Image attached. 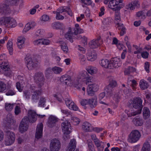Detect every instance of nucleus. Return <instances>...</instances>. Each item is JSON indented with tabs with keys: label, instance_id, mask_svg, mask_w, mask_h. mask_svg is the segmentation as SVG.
<instances>
[{
	"label": "nucleus",
	"instance_id": "nucleus-1",
	"mask_svg": "<svg viewBox=\"0 0 151 151\" xmlns=\"http://www.w3.org/2000/svg\"><path fill=\"white\" fill-rule=\"evenodd\" d=\"M142 101L141 99L137 97L134 98L133 99L131 100L128 106L129 107H132L137 110L134 111L125 110V112L127 114L128 117L132 116H135L140 114L142 111L143 107Z\"/></svg>",
	"mask_w": 151,
	"mask_h": 151
},
{
	"label": "nucleus",
	"instance_id": "nucleus-2",
	"mask_svg": "<svg viewBox=\"0 0 151 151\" xmlns=\"http://www.w3.org/2000/svg\"><path fill=\"white\" fill-rule=\"evenodd\" d=\"M116 85V81L113 78H110L109 80V84L106 86L104 88V91L106 93V97H110L112 95L113 88L115 87Z\"/></svg>",
	"mask_w": 151,
	"mask_h": 151
},
{
	"label": "nucleus",
	"instance_id": "nucleus-3",
	"mask_svg": "<svg viewBox=\"0 0 151 151\" xmlns=\"http://www.w3.org/2000/svg\"><path fill=\"white\" fill-rule=\"evenodd\" d=\"M141 136V134L138 130H133L129 135V141L131 143L136 142L139 139Z\"/></svg>",
	"mask_w": 151,
	"mask_h": 151
},
{
	"label": "nucleus",
	"instance_id": "nucleus-4",
	"mask_svg": "<svg viewBox=\"0 0 151 151\" xmlns=\"http://www.w3.org/2000/svg\"><path fill=\"white\" fill-rule=\"evenodd\" d=\"M38 116H40V115L37 114L35 111L30 110L28 111L27 116H25L23 119L27 120L30 123H33L36 121Z\"/></svg>",
	"mask_w": 151,
	"mask_h": 151
},
{
	"label": "nucleus",
	"instance_id": "nucleus-5",
	"mask_svg": "<svg viewBox=\"0 0 151 151\" xmlns=\"http://www.w3.org/2000/svg\"><path fill=\"white\" fill-rule=\"evenodd\" d=\"M61 143L60 141L57 139H52L50 144V151H58L61 147Z\"/></svg>",
	"mask_w": 151,
	"mask_h": 151
},
{
	"label": "nucleus",
	"instance_id": "nucleus-6",
	"mask_svg": "<svg viewBox=\"0 0 151 151\" xmlns=\"http://www.w3.org/2000/svg\"><path fill=\"white\" fill-rule=\"evenodd\" d=\"M6 138L5 140L6 145H10L14 143L15 139V135L14 133L9 130L6 131Z\"/></svg>",
	"mask_w": 151,
	"mask_h": 151
},
{
	"label": "nucleus",
	"instance_id": "nucleus-7",
	"mask_svg": "<svg viewBox=\"0 0 151 151\" xmlns=\"http://www.w3.org/2000/svg\"><path fill=\"white\" fill-rule=\"evenodd\" d=\"M121 63L119 62L118 58H114L110 61H109L108 64L107 68L109 69H114L117 68L120 66Z\"/></svg>",
	"mask_w": 151,
	"mask_h": 151
},
{
	"label": "nucleus",
	"instance_id": "nucleus-8",
	"mask_svg": "<svg viewBox=\"0 0 151 151\" xmlns=\"http://www.w3.org/2000/svg\"><path fill=\"white\" fill-rule=\"evenodd\" d=\"M25 62L27 64V67L28 69L31 70L36 67L37 65V61L35 60H33L31 58L29 57L25 58Z\"/></svg>",
	"mask_w": 151,
	"mask_h": 151
},
{
	"label": "nucleus",
	"instance_id": "nucleus-9",
	"mask_svg": "<svg viewBox=\"0 0 151 151\" xmlns=\"http://www.w3.org/2000/svg\"><path fill=\"white\" fill-rule=\"evenodd\" d=\"M62 130L65 135L68 134L70 133L71 128L70 123L67 121L63 122L61 124Z\"/></svg>",
	"mask_w": 151,
	"mask_h": 151
},
{
	"label": "nucleus",
	"instance_id": "nucleus-10",
	"mask_svg": "<svg viewBox=\"0 0 151 151\" xmlns=\"http://www.w3.org/2000/svg\"><path fill=\"white\" fill-rule=\"evenodd\" d=\"M99 88V86L96 84H88L87 88V91L88 95L90 96L93 95L94 92L97 91Z\"/></svg>",
	"mask_w": 151,
	"mask_h": 151
},
{
	"label": "nucleus",
	"instance_id": "nucleus-11",
	"mask_svg": "<svg viewBox=\"0 0 151 151\" xmlns=\"http://www.w3.org/2000/svg\"><path fill=\"white\" fill-rule=\"evenodd\" d=\"M92 78L91 77H89L88 73L86 71L82 72L80 73L78 77V79H81L83 81H86V84H87L88 83L91 82Z\"/></svg>",
	"mask_w": 151,
	"mask_h": 151
},
{
	"label": "nucleus",
	"instance_id": "nucleus-12",
	"mask_svg": "<svg viewBox=\"0 0 151 151\" xmlns=\"http://www.w3.org/2000/svg\"><path fill=\"white\" fill-rule=\"evenodd\" d=\"M28 121L24 119H22L19 125V132L23 133L27 131L28 129Z\"/></svg>",
	"mask_w": 151,
	"mask_h": 151
},
{
	"label": "nucleus",
	"instance_id": "nucleus-13",
	"mask_svg": "<svg viewBox=\"0 0 151 151\" xmlns=\"http://www.w3.org/2000/svg\"><path fill=\"white\" fill-rule=\"evenodd\" d=\"M9 4L6 2L1 4L0 6V14L3 15H6L9 12Z\"/></svg>",
	"mask_w": 151,
	"mask_h": 151
},
{
	"label": "nucleus",
	"instance_id": "nucleus-14",
	"mask_svg": "<svg viewBox=\"0 0 151 151\" xmlns=\"http://www.w3.org/2000/svg\"><path fill=\"white\" fill-rule=\"evenodd\" d=\"M43 124L40 123L38 124L35 134V137L37 139L41 138L42 136Z\"/></svg>",
	"mask_w": 151,
	"mask_h": 151
},
{
	"label": "nucleus",
	"instance_id": "nucleus-15",
	"mask_svg": "<svg viewBox=\"0 0 151 151\" xmlns=\"http://www.w3.org/2000/svg\"><path fill=\"white\" fill-rule=\"evenodd\" d=\"M60 81L65 85L70 86L71 85V77L68 75H63L60 78Z\"/></svg>",
	"mask_w": 151,
	"mask_h": 151
},
{
	"label": "nucleus",
	"instance_id": "nucleus-16",
	"mask_svg": "<svg viewBox=\"0 0 151 151\" xmlns=\"http://www.w3.org/2000/svg\"><path fill=\"white\" fill-rule=\"evenodd\" d=\"M58 121V119L56 117L51 115L49 118L47 125L49 127L52 128L55 125L56 123Z\"/></svg>",
	"mask_w": 151,
	"mask_h": 151
},
{
	"label": "nucleus",
	"instance_id": "nucleus-17",
	"mask_svg": "<svg viewBox=\"0 0 151 151\" xmlns=\"http://www.w3.org/2000/svg\"><path fill=\"white\" fill-rule=\"evenodd\" d=\"M36 82L38 84L39 87H40L44 84V76L42 73H38L36 74Z\"/></svg>",
	"mask_w": 151,
	"mask_h": 151
},
{
	"label": "nucleus",
	"instance_id": "nucleus-18",
	"mask_svg": "<svg viewBox=\"0 0 151 151\" xmlns=\"http://www.w3.org/2000/svg\"><path fill=\"white\" fill-rule=\"evenodd\" d=\"M97 58V55L95 51L93 50L89 51L87 53V58L88 60L93 61L95 60Z\"/></svg>",
	"mask_w": 151,
	"mask_h": 151
},
{
	"label": "nucleus",
	"instance_id": "nucleus-19",
	"mask_svg": "<svg viewBox=\"0 0 151 151\" xmlns=\"http://www.w3.org/2000/svg\"><path fill=\"white\" fill-rule=\"evenodd\" d=\"M100 39L98 38L96 39H94L91 41L89 43L90 47L93 49L97 48L99 45V40Z\"/></svg>",
	"mask_w": 151,
	"mask_h": 151
},
{
	"label": "nucleus",
	"instance_id": "nucleus-20",
	"mask_svg": "<svg viewBox=\"0 0 151 151\" xmlns=\"http://www.w3.org/2000/svg\"><path fill=\"white\" fill-rule=\"evenodd\" d=\"M41 90L35 91L32 94L31 99L33 101H36L39 98V96L41 95Z\"/></svg>",
	"mask_w": 151,
	"mask_h": 151
},
{
	"label": "nucleus",
	"instance_id": "nucleus-21",
	"mask_svg": "<svg viewBox=\"0 0 151 151\" xmlns=\"http://www.w3.org/2000/svg\"><path fill=\"white\" fill-rule=\"evenodd\" d=\"M132 122L133 124L137 126H141L143 124L142 119L139 116H137L134 118L132 120Z\"/></svg>",
	"mask_w": 151,
	"mask_h": 151
},
{
	"label": "nucleus",
	"instance_id": "nucleus-22",
	"mask_svg": "<svg viewBox=\"0 0 151 151\" xmlns=\"http://www.w3.org/2000/svg\"><path fill=\"white\" fill-rule=\"evenodd\" d=\"M88 104L92 108L96 107L97 104L96 96H94L93 98L89 99L88 100Z\"/></svg>",
	"mask_w": 151,
	"mask_h": 151
},
{
	"label": "nucleus",
	"instance_id": "nucleus-23",
	"mask_svg": "<svg viewBox=\"0 0 151 151\" xmlns=\"http://www.w3.org/2000/svg\"><path fill=\"white\" fill-rule=\"evenodd\" d=\"M25 38L23 37H20L17 39V46L19 49H21L24 46Z\"/></svg>",
	"mask_w": 151,
	"mask_h": 151
},
{
	"label": "nucleus",
	"instance_id": "nucleus-24",
	"mask_svg": "<svg viewBox=\"0 0 151 151\" xmlns=\"http://www.w3.org/2000/svg\"><path fill=\"white\" fill-rule=\"evenodd\" d=\"M82 129L86 132H90L92 130V127L90 124L87 122H84L82 124Z\"/></svg>",
	"mask_w": 151,
	"mask_h": 151
},
{
	"label": "nucleus",
	"instance_id": "nucleus-25",
	"mask_svg": "<svg viewBox=\"0 0 151 151\" xmlns=\"http://www.w3.org/2000/svg\"><path fill=\"white\" fill-rule=\"evenodd\" d=\"M76 141L74 139L70 140L69 143V147L67 150V151H74L76 147Z\"/></svg>",
	"mask_w": 151,
	"mask_h": 151
},
{
	"label": "nucleus",
	"instance_id": "nucleus-26",
	"mask_svg": "<svg viewBox=\"0 0 151 151\" xmlns=\"http://www.w3.org/2000/svg\"><path fill=\"white\" fill-rule=\"evenodd\" d=\"M8 20H7V23L9 27H14L16 26V21L15 20L12 18H11L10 17H8Z\"/></svg>",
	"mask_w": 151,
	"mask_h": 151
},
{
	"label": "nucleus",
	"instance_id": "nucleus-27",
	"mask_svg": "<svg viewBox=\"0 0 151 151\" xmlns=\"http://www.w3.org/2000/svg\"><path fill=\"white\" fill-rule=\"evenodd\" d=\"M143 114L145 119L149 118L150 115V112L149 109L146 107H144L143 110Z\"/></svg>",
	"mask_w": 151,
	"mask_h": 151
},
{
	"label": "nucleus",
	"instance_id": "nucleus-28",
	"mask_svg": "<svg viewBox=\"0 0 151 151\" xmlns=\"http://www.w3.org/2000/svg\"><path fill=\"white\" fill-rule=\"evenodd\" d=\"M105 92H106L105 91L104 92H102L99 95V102L100 104H104L106 105H108V104L106 102H104L102 101V100L105 96L106 94Z\"/></svg>",
	"mask_w": 151,
	"mask_h": 151
},
{
	"label": "nucleus",
	"instance_id": "nucleus-29",
	"mask_svg": "<svg viewBox=\"0 0 151 151\" xmlns=\"http://www.w3.org/2000/svg\"><path fill=\"white\" fill-rule=\"evenodd\" d=\"M73 34V32L71 33V28L70 27L68 32L66 33L65 35V38L69 40L71 42H73L72 37Z\"/></svg>",
	"mask_w": 151,
	"mask_h": 151
},
{
	"label": "nucleus",
	"instance_id": "nucleus-30",
	"mask_svg": "<svg viewBox=\"0 0 151 151\" xmlns=\"http://www.w3.org/2000/svg\"><path fill=\"white\" fill-rule=\"evenodd\" d=\"M139 86L141 88L142 90L147 89L149 86L147 82L143 80L140 81Z\"/></svg>",
	"mask_w": 151,
	"mask_h": 151
},
{
	"label": "nucleus",
	"instance_id": "nucleus-31",
	"mask_svg": "<svg viewBox=\"0 0 151 151\" xmlns=\"http://www.w3.org/2000/svg\"><path fill=\"white\" fill-rule=\"evenodd\" d=\"M0 67L1 69L5 71H8L10 69L9 66L7 62H4L1 64Z\"/></svg>",
	"mask_w": 151,
	"mask_h": 151
},
{
	"label": "nucleus",
	"instance_id": "nucleus-32",
	"mask_svg": "<svg viewBox=\"0 0 151 151\" xmlns=\"http://www.w3.org/2000/svg\"><path fill=\"white\" fill-rule=\"evenodd\" d=\"M137 4L138 2L137 1H134L126 6V8L127 9H129L131 10H133L135 8V6H137Z\"/></svg>",
	"mask_w": 151,
	"mask_h": 151
},
{
	"label": "nucleus",
	"instance_id": "nucleus-33",
	"mask_svg": "<svg viewBox=\"0 0 151 151\" xmlns=\"http://www.w3.org/2000/svg\"><path fill=\"white\" fill-rule=\"evenodd\" d=\"M35 25V23H32L31 24L28 23L26 24L23 30V32L25 33L29 31L31 28L33 27Z\"/></svg>",
	"mask_w": 151,
	"mask_h": 151
},
{
	"label": "nucleus",
	"instance_id": "nucleus-34",
	"mask_svg": "<svg viewBox=\"0 0 151 151\" xmlns=\"http://www.w3.org/2000/svg\"><path fill=\"white\" fill-rule=\"evenodd\" d=\"M19 2H22V0H7L6 2L8 3L9 4L11 5H17Z\"/></svg>",
	"mask_w": 151,
	"mask_h": 151
},
{
	"label": "nucleus",
	"instance_id": "nucleus-35",
	"mask_svg": "<svg viewBox=\"0 0 151 151\" xmlns=\"http://www.w3.org/2000/svg\"><path fill=\"white\" fill-rule=\"evenodd\" d=\"M150 145L148 142L145 143L142 149V151H150Z\"/></svg>",
	"mask_w": 151,
	"mask_h": 151
},
{
	"label": "nucleus",
	"instance_id": "nucleus-36",
	"mask_svg": "<svg viewBox=\"0 0 151 151\" xmlns=\"http://www.w3.org/2000/svg\"><path fill=\"white\" fill-rule=\"evenodd\" d=\"M13 43L11 41H9L7 43V46L9 54L12 55L13 53Z\"/></svg>",
	"mask_w": 151,
	"mask_h": 151
},
{
	"label": "nucleus",
	"instance_id": "nucleus-37",
	"mask_svg": "<svg viewBox=\"0 0 151 151\" xmlns=\"http://www.w3.org/2000/svg\"><path fill=\"white\" fill-rule=\"evenodd\" d=\"M135 69L132 67H129L127 69H126L124 71L125 73L126 74L128 75L130 73L135 71Z\"/></svg>",
	"mask_w": 151,
	"mask_h": 151
},
{
	"label": "nucleus",
	"instance_id": "nucleus-38",
	"mask_svg": "<svg viewBox=\"0 0 151 151\" xmlns=\"http://www.w3.org/2000/svg\"><path fill=\"white\" fill-rule=\"evenodd\" d=\"M87 70L88 72L91 75L95 73L96 72V68L91 66L88 67Z\"/></svg>",
	"mask_w": 151,
	"mask_h": 151
},
{
	"label": "nucleus",
	"instance_id": "nucleus-39",
	"mask_svg": "<svg viewBox=\"0 0 151 151\" xmlns=\"http://www.w3.org/2000/svg\"><path fill=\"white\" fill-rule=\"evenodd\" d=\"M147 14L145 10H144L142 11H139L136 14V15L137 17H141V18L145 19V14Z\"/></svg>",
	"mask_w": 151,
	"mask_h": 151
},
{
	"label": "nucleus",
	"instance_id": "nucleus-40",
	"mask_svg": "<svg viewBox=\"0 0 151 151\" xmlns=\"http://www.w3.org/2000/svg\"><path fill=\"white\" fill-rule=\"evenodd\" d=\"M109 61L107 59H102L100 63L101 65L105 68H107Z\"/></svg>",
	"mask_w": 151,
	"mask_h": 151
},
{
	"label": "nucleus",
	"instance_id": "nucleus-41",
	"mask_svg": "<svg viewBox=\"0 0 151 151\" xmlns=\"http://www.w3.org/2000/svg\"><path fill=\"white\" fill-rule=\"evenodd\" d=\"M8 17L0 18V25H6L7 24V20H8Z\"/></svg>",
	"mask_w": 151,
	"mask_h": 151
},
{
	"label": "nucleus",
	"instance_id": "nucleus-42",
	"mask_svg": "<svg viewBox=\"0 0 151 151\" xmlns=\"http://www.w3.org/2000/svg\"><path fill=\"white\" fill-rule=\"evenodd\" d=\"M116 7L111 8V9H112L114 11L116 12H119V11L120 10V9L121 8H123L124 6V4H118V5H116Z\"/></svg>",
	"mask_w": 151,
	"mask_h": 151
},
{
	"label": "nucleus",
	"instance_id": "nucleus-43",
	"mask_svg": "<svg viewBox=\"0 0 151 151\" xmlns=\"http://www.w3.org/2000/svg\"><path fill=\"white\" fill-rule=\"evenodd\" d=\"M60 43L62 44L61 46L63 51L65 52H67L68 50V49L66 43L63 42L62 41H60Z\"/></svg>",
	"mask_w": 151,
	"mask_h": 151
},
{
	"label": "nucleus",
	"instance_id": "nucleus-44",
	"mask_svg": "<svg viewBox=\"0 0 151 151\" xmlns=\"http://www.w3.org/2000/svg\"><path fill=\"white\" fill-rule=\"evenodd\" d=\"M70 106L69 107V109L74 111H77L78 110V107L72 101H70Z\"/></svg>",
	"mask_w": 151,
	"mask_h": 151
},
{
	"label": "nucleus",
	"instance_id": "nucleus-45",
	"mask_svg": "<svg viewBox=\"0 0 151 151\" xmlns=\"http://www.w3.org/2000/svg\"><path fill=\"white\" fill-rule=\"evenodd\" d=\"M13 104L10 103H6L5 104V109L7 111H11L12 109Z\"/></svg>",
	"mask_w": 151,
	"mask_h": 151
},
{
	"label": "nucleus",
	"instance_id": "nucleus-46",
	"mask_svg": "<svg viewBox=\"0 0 151 151\" xmlns=\"http://www.w3.org/2000/svg\"><path fill=\"white\" fill-rule=\"evenodd\" d=\"M6 84L3 82L0 81V92H2L6 89Z\"/></svg>",
	"mask_w": 151,
	"mask_h": 151
},
{
	"label": "nucleus",
	"instance_id": "nucleus-47",
	"mask_svg": "<svg viewBox=\"0 0 151 151\" xmlns=\"http://www.w3.org/2000/svg\"><path fill=\"white\" fill-rule=\"evenodd\" d=\"M73 32V34L76 35H77L78 34H80L83 32V29L79 28H74Z\"/></svg>",
	"mask_w": 151,
	"mask_h": 151
},
{
	"label": "nucleus",
	"instance_id": "nucleus-48",
	"mask_svg": "<svg viewBox=\"0 0 151 151\" xmlns=\"http://www.w3.org/2000/svg\"><path fill=\"white\" fill-rule=\"evenodd\" d=\"M52 26L53 29H58L61 28V25L59 22H56L52 24Z\"/></svg>",
	"mask_w": 151,
	"mask_h": 151
},
{
	"label": "nucleus",
	"instance_id": "nucleus-49",
	"mask_svg": "<svg viewBox=\"0 0 151 151\" xmlns=\"http://www.w3.org/2000/svg\"><path fill=\"white\" fill-rule=\"evenodd\" d=\"M52 70L55 73L58 74L62 71V69L60 68L55 66L52 68Z\"/></svg>",
	"mask_w": 151,
	"mask_h": 151
},
{
	"label": "nucleus",
	"instance_id": "nucleus-50",
	"mask_svg": "<svg viewBox=\"0 0 151 151\" xmlns=\"http://www.w3.org/2000/svg\"><path fill=\"white\" fill-rule=\"evenodd\" d=\"M23 96L26 99H29L30 97L31 94L30 92L28 91H23Z\"/></svg>",
	"mask_w": 151,
	"mask_h": 151
},
{
	"label": "nucleus",
	"instance_id": "nucleus-51",
	"mask_svg": "<svg viewBox=\"0 0 151 151\" xmlns=\"http://www.w3.org/2000/svg\"><path fill=\"white\" fill-rule=\"evenodd\" d=\"M115 20L117 21L118 22H119L121 20L120 12H115Z\"/></svg>",
	"mask_w": 151,
	"mask_h": 151
},
{
	"label": "nucleus",
	"instance_id": "nucleus-52",
	"mask_svg": "<svg viewBox=\"0 0 151 151\" xmlns=\"http://www.w3.org/2000/svg\"><path fill=\"white\" fill-rule=\"evenodd\" d=\"M52 72V70L50 68H47L45 72V76L47 77H49L51 75Z\"/></svg>",
	"mask_w": 151,
	"mask_h": 151
},
{
	"label": "nucleus",
	"instance_id": "nucleus-53",
	"mask_svg": "<svg viewBox=\"0 0 151 151\" xmlns=\"http://www.w3.org/2000/svg\"><path fill=\"white\" fill-rule=\"evenodd\" d=\"M96 146L97 147L98 151H103L104 147V144L102 142H101L100 144L96 145Z\"/></svg>",
	"mask_w": 151,
	"mask_h": 151
},
{
	"label": "nucleus",
	"instance_id": "nucleus-54",
	"mask_svg": "<svg viewBox=\"0 0 151 151\" xmlns=\"http://www.w3.org/2000/svg\"><path fill=\"white\" fill-rule=\"evenodd\" d=\"M88 145L89 151H92L94 150V146L91 141H88Z\"/></svg>",
	"mask_w": 151,
	"mask_h": 151
},
{
	"label": "nucleus",
	"instance_id": "nucleus-55",
	"mask_svg": "<svg viewBox=\"0 0 151 151\" xmlns=\"http://www.w3.org/2000/svg\"><path fill=\"white\" fill-rule=\"evenodd\" d=\"M69 7L68 6H61L59 8V10H60V13H62L64 12H67L68 9H69Z\"/></svg>",
	"mask_w": 151,
	"mask_h": 151
},
{
	"label": "nucleus",
	"instance_id": "nucleus-56",
	"mask_svg": "<svg viewBox=\"0 0 151 151\" xmlns=\"http://www.w3.org/2000/svg\"><path fill=\"white\" fill-rule=\"evenodd\" d=\"M46 99L43 98H41L38 104V105L40 106H44L45 105Z\"/></svg>",
	"mask_w": 151,
	"mask_h": 151
},
{
	"label": "nucleus",
	"instance_id": "nucleus-57",
	"mask_svg": "<svg viewBox=\"0 0 151 151\" xmlns=\"http://www.w3.org/2000/svg\"><path fill=\"white\" fill-rule=\"evenodd\" d=\"M109 4L111 6H112L113 7H114L116 5H118L119 3L118 1L116 0H111Z\"/></svg>",
	"mask_w": 151,
	"mask_h": 151
},
{
	"label": "nucleus",
	"instance_id": "nucleus-58",
	"mask_svg": "<svg viewBox=\"0 0 151 151\" xmlns=\"http://www.w3.org/2000/svg\"><path fill=\"white\" fill-rule=\"evenodd\" d=\"M56 19L58 20H63L64 18V17L62 15H60V12H56Z\"/></svg>",
	"mask_w": 151,
	"mask_h": 151
},
{
	"label": "nucleus",
	"instance_id": "nucleus-59",
	"mask_svg": "<svg viewBox=\"0 0 151 151\" xmlns=\"http://www.w3.org/2000/svg\"><path fill=\"white\" fill-rule=\"evenodd\" d=\"M150 64L148 62H146L145 63V69L147 73H149L150 72L149 68H150Z\"/></svg>",
	"mask_w": 151,
	"mask_h": 151
},
{
	"label": "nucleus",
	"instance_id": "nucleus-60",
	"mask_svg": "<svg viewBox=\"0 0 151 151\" xmlns=\"http://www.w3.org/2000/svg\"><path fill=\"white\" fill-rule=\"evenodd\" d=\"M120 27H122L121 31L120 32V35L121 36L123 35L125 33L126 29L124 27L123 24H119Z\"/></svg>",
	"mask_w": 151,
	"mask_h": 151
},
{
	"label": "nucleus",
	"instance_id": "nucleus-61",
	"mask_svg": "<svg viewBox=\"0 0 151 151\" xmlns=\"http://www.w3.org/2000/svg\"><path fill=\"white\" fill-rule=\"evenodd\" d=\"M14 109V112L15 114L16 115L19 114L21 112L20 108L19 106H15Z\"/></svg>",
	"mask_w": 151,
	"mask_h": 151
},
{
	"label": "nucleus",
	"instance_id": "nucleus-62",
	"mask_svg": "<svg viewBox=\"0 0 151 151\" xmlns=\"http://www.w3.org/2000/svg\"><path fill=\"white\" fill-rule=\"evenodd\" d=\"M80 62L82 64L84 65L85 63L86 58L84 56L82 55H80Z\"/></svg>",
	"mask_w": 151,
	"mask_h": 151
},
{
	"label": "nucleus",
	"instance_id": "nucleus-63",
	"mask_svg": "<svg viewBox=\"0 0 151 151\" xmlns=\"http://www.w3.org/2000/svg\"><path fill=\"white\" fill-rule=\"evenodd\" d=\"M81 2L84 4L89 5L91 4V0H81Z\"/></svg>",
	"mask_w": 151,
	"mask_h": 151
},
{
	"label": "nucleus",
	"instance_id": "nucleus-64",
	"mask_svg": "<svg viewBox=\"0 0 151 151\" xmlns=\"http://www.w3.org/2000/svg\"><path fill=\"white\" fill-rule=\"evenodd\" d=\"M49 17L47 15L44 14L42 16L41 20L44 22H46L48 20Z\"/></svg>",
	"mask_w": 151,
	"mask_h": 151
}]
</instances>
